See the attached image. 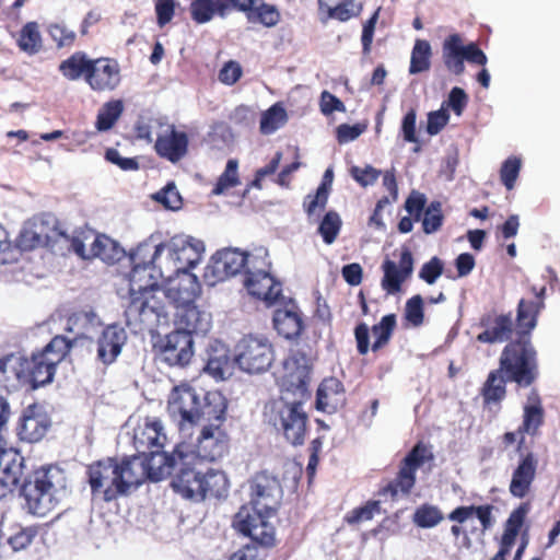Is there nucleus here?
Listing matches in <instances>:
<instances>
[{
	"instance_id": "f257e3e1",
	"label": "nucleus",
	"mask_w": 560,
	"mask_h": 560,
	"mask_svg": "<svg viewBox=\"0 0 560 560\" xmlns=\"http://www.w3.org/2000/svg\"><path fill=\"white\" fill-rule=\"evenodd\" d=\"M283 390L278 401L266 406L265 417L278 432L292 445H302L305 441L307 413L303 405L308 400L311 364L302 351H292L283 362Z\"/></svg>"
},
{
	"instance_id": "f03ea898",
	"label": "nucleus",
	"mask_w": 560,
	"mask_h": 560,
	"mask_svg": "<svg viewBox=\"0 0 560 560\" xmlns=\"http://www.w3.org/2000/svg\"><path fill=\"white\" fill-rule=\"evenodd\" d=\"M280 492L278 480L266 474L257 475L250 483V504L235 514L233 527L261 545L273 541L267 520L275 513Z\"/></svg>"
},
{
	"instance_id": "7ed1b4c3",
	"label": "nucleus",
	"mask_w": 560,
	"mask_h": 560,
	"mask_svg": "<svg viewBox=\"0 0 560 560\" xmlns=\"http://www.w3.org/2000/svg\"><path fill=\"white\" fill-rule=\"evenodd\" d=\"M88 475L92 494L110 502L138 489L143 470L140 463L130 460L129 456L121 459L108 457L92 464Z\"/></svg>"
},
{
	"instance_id": "20e7f679",
	"label": "nucleus",
	"mask_w": 560,
	"mask_h": 560,
	"mask_svg": "<svg viewBox=\"0 0 560 560\" xmlns=\"http://www.w3.org/2000/svg\"><path fill=\"white\" fill-rule=\"evenodd\" d=\"M200 460L197 459L190 447L173 475L172 487L175 492L185 499L202 501L207 497L220 498L226 494L229 481L223 471L209 469L201 470Z\"/></svg>"
},
{
	"instance_id": "39448f33",
	"label": "nucleus",
	"mask_w": 560,
	"mask_h": 560,
	"mask_svg": "<svg viewBox=\"0 0 560 560\" xmlns=\"http://www.w3.org/2000/svg\"><path fill=\"white\" fill-rule=\"evenodd\" d=\"M21 494L31 514L45 516L67 494L66 472L52 465L40 467L24 480Z\"/></svg>"
},
{
	"instance_id": "423d86ee",
	"label": "nucleus",
	"mask_w": 560,
	"mask_h": 560,
	"mask_svg": "<svg viewBox=\"0 0 560 560\" xmlns=\"http://www.w3.org/2000/svg\"><path fill=\"white\" fill-rule=\"evenodd\" d=\"M171 250L175 254L178 281L168 284V294L186 303L196 299L200 292L198 278L190 270L201 261L205 244L192 236L180 234L171 237Z\"/></svg>"
},
{
	"instance_id": "0eeeda50",
	"label": "nucleus",
	"mask_w": 560,
	"mask_h": 560,
	"mask_svg": "<svg viewBox=\"0 0 560 560\" xmlns=\"http://www.w3.org/2000/svg\"><path fill=\"white\" fill-rule=\"evenodd\" d=\"M165 300L172 303L166 289L144 291V293L130 295L125 310L127 325L138 330L153 331L168 320Z\"/></svg>"
},
{
	"instance_id": "6e6552de",
	"label": "nucleus",
	"mask_w": 560,
	"mask_h": 560,
	"mask_svg": "<svg viewBox=\"0 0 560 560\" xmlns=\"http://www.w3.org/2000/svg\"><path fill=\"white\" fill-rule=\"evenodd\" d=\"M500 369L509 381L523 387L532 385L538 375V368L536 350L529 340L506 345L500 357Z\"/></svg>"
},
{
	"instance_id": "1a4fd4ad",
	"label": "nucleus",
	"mask_w": 560,
	"mask_h": 560,
	"mask_svg": "<svg viewBox=\"0 0 560 560\" xmlns=\"http://www.w3.org/2000/svg\"><path fill=\"white\" fill-rule=\"evenodd\" d=\"M273 359V347L269 339L261 335H246L234 348L235 365L248 374L266 372Z\"/></svg>"
},
{
	"instance_id": "9d476101",
	"label": "nucleus",
	"mask_w": 560,
	"mask_h": 560,
	"mask_svg": "<svg viewBox=\"0 0 560 560\" xmlns=\"http://www.w3.org/2000/svg\"><path fill=\"white\" fill-rule=\"evenodd\" d=\"M9 404L0 396V499L19 485L24 469V457L13 447H7L2 431L9 419Z\"/></svg>"
},
{
	"instance_id": "9b49d317",
	"label": "nucleus",
	"mask_w": 560,
	"mask_h": 560,
	"mask_svg": "<svg viewBox=\"0 0 560 560\" xmlns=\"http://www.w3.org/2000/svg\"><path fill=\"white\" fill-rule=\"evenodd\" d=\"M58 235H61V228L55 215H35L24 223L16 238V246L21 250H32L42 246L54 249L58 244Z\"/></svg>"
},
{
	"instance_id": "f8f14e48",
	"label": "nucleus",
	"mask_w": 560,
	"mask_h": 560,
	"mask_svg": "<svg viewBox=\"0 0 560 560\" xmlns=\"http://www.w3.org/2000/svg\"><path fill=\"white\" fill-rule=\"evenodd\" d=\"M190 445L177 444L172 453L162 450H153L143 455L129 456L130 460L140 463L143 470L141 485L147 480L160 481L167 476L174 475L182 462V457L186 455Z\"/></svg>"
},
{
	"instance_id": "ddd939ff",
	"label": "nucleus",
	"mask_w": 560,
	"mask_h": 560,
	"mask_svg": "<svg viewBox=\"0 0 560 560\" xmlns=\"http://www.w3.org/2000/svg\"><path fill=\"white\" fill-rule=\"evenodd\" d=\"M259 259V249L256 254H248L238 248H223L218 250L207 267L206 277L213 278L212 284L237 275L241 270L248 271V267H256Z\"/></svg>"
},
{
	"instance_id": "4468645a",
	"label": "nucleus",
	"mask_w": 560,
	"mask_h": 560,
	"mask_svg": "<svg viewBox=\"0 0 560 560\" xmlns=\"http://www.w3.org/2000/svg\"><path fill=\"white\" fill-rule=\"evenodd\" d=\"M203 393L188 384L176 386L170 397L167 411L183 430L198 422V412Z\"/></svg>"
},
{
	"instance_id": "2eb2a0df",
	"label": "nucleus",
	"mask_w": 560,
	"mask_h": 560,
	"mask_svg": "<svg viewBox=\"0 0 560 560\" xmlns=\"http://www.w3.org/2000/svg\"><path fill=\"white\" fill-rule=\"evenodd\" d=\"M150 244H139L137 248L130 253L131 271L129 275L130 295L144 293V291L161 289L158 284L159 272L149 262Z\"/></svg>"
},
{
	"instance_id": "dca6fc26",
	"label": "nucleus",
	"mask_w": 560,
	"mask_h": 560,
	"mask_svg": "<svg viewBox=\"0 0 560 560\" xmlns=\"http://www.w3.org/2000/svg\"><path fill=\"white\" fill-rule=\"evenodd\" d=\"M266 256L267 250L260 248L259 259L256 261V267H248L244 284L250 295L261 299L268 303H273L281 293V285L267 270L269 262L266 260Z\"/></svg>"
},
{
	"instance_id": "f3484780",
	"label": "nucleus",
	"mask_w": 560,
	"mask_h": 560,
	"mask_svg": "<svg viewBox=\"0 0 560 560\" xmlns=\"http://www.w3.org/2000/svg\"><path fill=\"white\" fill-rule=\"evenodd\" d=\"M194 357V339L187 331L167 334L159 346V360L171 368H185Z\"/></svg>"
},
{
	"instance_id": "a211bd4d",
	"label": "nucleus",
	"mask_w": 560,
	"mask_h": 560,
	"mask_svg": "<svg viewBox=\"0 0 560 560\" xmlns=\"http://www.w3.org/2000/svg\"><path fill=\"white\" fill-rule=\"evenodd\" d=\"M128 340L126 329L112 324L106 326L96 340V360L108 366L116 362Z\"/></svg>"
},
{
	"instance_id": "6ab92c4d",
	"label": "nucleus",
	"mask_w": 560,
	"mask_h": 560,
	"mask_svg": "<svg viewBox=\"0 0 560 560\" xmlns=\"http://www.w3.org/2000/svg\"><path fill=\"white\" fill-rule=\"evenodd\" d=\"M50 424V419L44 408L33 404L23 410L18 427V434L22 441L35 443L45 436Z\"/></svg>"
},
{
	"instance_id": "aec40b11",
	"label": "nucleus",
	"mask_w": 560,
	"mask_h": 560,
	"mask_svg": "<svg viewBox=\"0 0 560 560\" xmlns=\"http://www.w3.org/2000/svg\"><path fill=\"white\" fill-rule=\"evenodd\" d=\"M229 439L226 433L218 424L203 427L198 438L195 455L206 460H217L228 451Z\"/></svg>"
},
{
	"instance_id": "412c9836",
	"label": "nucleus",
	"mask_w": 560,
	"mask_h": 560,
	"mask_svg": "<svg viewBox=\"0 0 560 560\" xmlns=\"http://www.w3.org/2000/svg\"><path fill=\"white\" fill-rule=\"evenodd\" d=\"M382 269L384 272L381 285L387 294H396L400 291L401 284L412 275L413 257L409 249H404L400 254L399 264L386 259Z\"/></svg>"
},
{
	"instance_id": "4be33fe9",
	"label": "nucleus",
	"mask_w": 560,
	"mask_h": 560,
	"mask_svg": "<svg viewBox=\"0 0 560 560\" xmlns=\"http://www.w3.org/2000/svg\"><path fill=\"white\" fill-rule=\"evenodd\" d=\"M191 299L186 303L172 299V303L177 307V325L176 330L187 331L191 337L192 334L205 335L211 327V316L205 311H200L194 305Z\"/></svg>"
},
{
	"instance_id": "5701e85b",
	"label": "nucleus",
	"mask_w": 560,
	"mask_h": 560,
	"mask_svg": "<svg viewBox=\"0 0 560 560\" xmlns=\"http://www.w3.org/2000/svg\"><path fill=\"white\" fill-rule=\"evenodd\" d=\"M88 84L94 91H113L120 83V67L112 58L93 59L86 78Z\"/></svg>"
},
{
	"instance_id": "b1692460",
	"label": "nucleus",
	"mask_w": 560,
	"mask_h": 560,
	"mask_svg": "<svg viewBox=\"0 0 560 560\" xmlns=\"http://www.w3.org/2000/svg\"><path fill=\"white\" fill-rule=\"evenodd\" d=\"M141 244H150L149 262L153 264L159 272V277L171 282H177V264L175 254L171 250V238L156 243L155 236L151 235Z\"/></svg>"
},
{
	"instance_id": "393cba45",
	"label": "nucleus",
	"mask_w": 560,
	"mask_h": 560,
	"mask_svg": "<svg viewBox=\"0 0 560 560\" xmlns=\"http://www.w3.org/2000/svg\"><path fill=\"white\" fill-rule=\"evenodd\" d=\"M424 448L417 445L405 457L397 478L390 482L384 492H389L392 497H396L399 492L402 494L409 493L416 481V471L424 463Z\"/></svg>"
},
{
	"instance_id": "a878e982",
	"label": "nucleus",
	"mask_w": 560,
	"mask_h": 560,
	"mask_svg": "<svg viewBox=\"0 0 560 560\" xmlns=\"http://www.w3.org/2000/svg\"><path fill=\"white\" fill-rule=\"evenodd\" d=\"M166 434L161 420L147 418L133 431V446L138 455L147 454L153 450H162L166 443Z\"/></svg>"
},
{
	"instance_id": "bb28decb",
	"label": "nucleus",
	"mask_w": 560,
	"mask_h": 560,
	"mask_svg": "<svg viewBox=\"0 0 560 560\" xmlns=\"http://www.w3.org/2000/svg\"><path fill=\"white\" fill-rule=\"evenodd\" d=\"M480 326L483 331L477 336V340L483 343H498L511 339L514 324L511 313L501 315L487 313L481 316Z\"/></svg>"
},
{
	"instance_id": "cd10ccee",
	"label": "nucleus",
	"mask_w": 560,
	"mask_h": 560,
	"mask_svg": "<svg viewBox=\"0 0 560 560\" xmlns=\"http://www.w3.org/2000/svg\"><path fill=\"white\" fill-rule=\"evenodd\" d=\"M545 410L541 405L540 397L536 390H532L527 396V400L523 406V421L517 429L520 440L517 451H521L524 442L525 434L536 435L544 424Z\"/></svg>"
},
{
	"instance_id": "c85d7f7f",
	"label": "nucleus",
	"mask_w": 560,
	"mask_h": 560,
	"mask_svg": "<svg viewBox=\"0 0 560 560\" xmlns=\"http://www.w3.org/2000/svg\"><path fill=\"white\" fill-rule=\"evenodd\" d=\"M154 148L161 158L177 163L188 152V137L185 132L177 131L174 126H170L166 132L158 136Z\"/></svg>"
},
{
	"instance_id": "c756f323",
	"label": "nucleus",
	"mask_w": 560,
	"mask_h": 560,
	"mask_svg": "<svg viewBox=\"0 0 560 560\" xmlns=\"http://www.w3.org/2000/svg\"><path fill=\"white\" fill-rule=\"evenodd\" d=\"M346 404L342 383L336 377L325 378L318 386L316 408L327 413H334Z\"/></svg>"
},
{
	"instance_id": "7c9ffc66",
	"label": "nucleus",
	"mask_w": 560,
	"mask_h": 560,
	"mask_svg": "<svg viewBox=\"0 0 560 560\" xmlns=\"http://www.w3.org/2000/svg\"><path fill=\"white\" fill-rule=\"evenodd\" d=\"M537 468V459L532 452L523 456L513 470L509 490L515 498H524L535 479Z\"/></svg>"
},
{
	"instance_id": "2f4dec72",
	"label": "nucleus",
	"mask_w": 560,
	"mask_h": 560,
	"mask_svg": "<svg viewBox=\"0 0 560 560\" xmlns=\"http://www.w3.org/2000/svg\"><path fill=\"white\" fill-rule=\"evenodd\" d=\"M56 366L57 364L47 354L37 352L33 353L30 360H24L23 372L27 373L33 388H37L52 382Z\"/></svg>"
},
{
	"instance_id": "473e14b6",
	"label": "nucleus",
	"mask_w": 560,
	"mask_h": 560,
	"mask_svg": "<svg viewBox=\"0 0 560 560\" xmlns=\"http://www.w3.org/2000/svg\"><path fill=\"white\" fill-rule=\"evenodd\" d=\"M234 364V360L232 361L229 357L226 347L221 342H217L208 351L205 372L217 381H223L232 375Z\"/></svg>"
},
{
	"instance_id": "72a5a7b5",
	"label": "nucleus",
	"mask_w": 560,
	"mask_h": 560,
	"mask_svg": "<svg viewBox=\"0 0 560 560\" xmlns=\"http://www.w3.org/2000/svg\"><path fill=\"white\" fill-rule=\"evenodd\" d=\"M228 404L225 397L218 390L203 393L199 411L198 421L205 419L209 424H218L224 420Z\"/></svg>"
},
{
	"instance_id": "f704fd0d",
	"label": "nucleus",
	"mask_w": 560,
	"mask_h": 560,
	"mask_svg": "<svg viewBox=\"0 0 560 560\" xmlns=\"http://www.w3.org/2000/svg\"><path fill=\"white\" fill-rule=\"evenodd\" d=\"M273 326L279 335L285 339H293L300 336L303 329V320L295 310V306L278 308L273 314Z\"/></svg>"
},
{
	"instance_id": "c9c22d12",
	"label": "nucleus",
	"mask_w": 560,
	"mask_h": 560,
	"mask_svg": "<svg viewBox=\"0 0 560 560\" xmlns=\"http://www.w3.org/2000/svg\"><path fill=\"white\" fill-rule=\"evenodd\" d=\"M442 58L447 70L456 75L465 71L463 40L458 34L450 35L442 46Z\"/></svg>"
},
{
	"instance_id": "e433bc0d",
	"label": "nucleus",
	"mask_w": 560,
	"mask_h": 560,
	"mask_svg": "<svg viewBox=\"0 0 560 560\" xmlns=\"http://www.w3.org/2000/svg\"><path fill=\"white\" fill-rule=\"evenodd\" d=\"M545 308V302L521 299L517 304L516 325L518 334L529 335L536 327L539 313Z\"/></svg>"
},
{
	"instance_id": "4c0bfd02",
	"label": "nucleus",
	"mask_w": 560,
	"mask_h": 560,
	"mask_svg": "<svg viewBox=\"0 0 560 560\" xmlns=\"http://www.w3.org/2000/svg\"><path fill=\"white\" fill-rule=\"evenodd\" d=\"M334 182V171L328 167L322 178V183L314 195H307L304 199V208L308 215H313L316 209L324 210L326 208L328 197Z\"/></svg>"
},
{
	"instance_id": "58836bf2",
	"label": "nucleus",
	"mask_w": 560,
	"mask_h": 560,
	"mask_svg": "<svg viewBox=\"0 0 560 560\" xmlns=\"http://www.w3.org/2000/svg\"><path fill=\"white\" fill-rule=\"evenodd\" d=\"M93 59H90L83 51H77L59 65V71L61 74L70 80L75 81L82 75L88 78L91 70Z\"/></svg>"
},
{
	"instance_id": "ea45409f",
	"label": "nucleus",
	"mask_w": 560,
	"mask_h": 560,
	"mask_svg": "<svg viewBox=\"0 0 560 560\" xmlns=\"http://www.w3.org/2000/svg\"><path fill=\"white\" fill-rule=\"evenodd\" d=\"M125 255L124 248L105 235L95 236L92 242V258H100L106 264H115Z\"/></svg>"
},
{
	"instance_id": "a19ab883",
	"label": "nucleus",
	"mask_w": 560,
	"mask_h": 560,
	"mask_svg": "<svg viewBox=\"0 0 560 560\" xmlns=\"http://www.w3.org/2000/svg\"><path fill=\"white\" fill-rule=\"evenodd\" d=\"M508 381V377L503 376V371L500 368L491 371L481 390L485 402L489 405L503 400L506 395L505 384Z\"/></svg>"
},
{
	"instance_id": "79ce46f5",
	"label": "nucleus",
	"mask_w": 560,
	"mask_h": 560,
	"mask_svg": "<svg viewBox=\"0 0 560 560\" xmlns=\"http://www.w3.org/2000/svg\"><path fill=\"white\" fill-rule=\"evenodd\" d=\"M432 48L428 40L416 39L411 50L409 73L418 74L430 70Z\"/></svg>"
},
{
	"instance_id": "37998d69",
	"label": "nucleus",
	"mask_w": 560,
	"mask_h": 560,
	"mask_svg": "<svg viewBox=\"0 0 560 560\" xmlns=\"http://www.w3.org/2000/svg\"><path fill=\"white\" fill-rule=\"evenodd\" d=\"M37 535L34 527H19L16 530L8 536L2 533L4 546L0 548V558L10 548L13 552H19L26 549Z\"/></svg>"
},
{
	"instance_id": "c03bdc74",
	"label": "nucleus",
	"mask_w": 560,
	"mask_h": 560,
	"mask_svg": "<svg viewBox=\"0 0 560 560\" xmlns=\"http://www.w3.org/2000/svg\"><path fill=\"white\" fill-rule=\"evenodd\" d=\"M246 18L250 23H260L266 27H272L279 23L280 12L275 5L259 0L247 11Z\"/></svg>"
},
{
	"instance_id": "a18cd8bd",
	"label": "nucleus",
	"mask_w": 560,
	"mask_h": 560,
	"mask_svg": "<svg viewBox=\"0 0 560 560\" xmlns=\"http://www.w3.org/2000/svg\"><path fill=\"white\" fill-rule=\"evenodd\" d=\"M288 121V114L280 103L273 104L261 114L260 132L262 135H271L283 127Z\"/></svg>"
},
{
	"instance_id": "49530a36",
	"label": "nucleus",
	"mask_w": 560,
	"mask_h": 560,
	"mask_svg": "<svg viewBox=\"0 0 560 560\" xmlns=\"http://www.w3.org/2000/svg\"><path fill=\"white\" fill-rule=\"evenodd\" d=\"M20 49L28 55L37 54L42 48V35L36 22H27L20 32L18 39Z\"/></svg>"
},
{
	"instance_id": "de8ad7c7",
	"label": "nucleus",
	"mask_w": 560,
	"mask_h": 560,
	"mask_svg": "<svg viewBox=\"0 0 560 560\" xmlns=\"http://www.w3.org/2000/svg\"><path fill=\"white\" fill-rule=\"evenodd\" d=\"M124 110V104L120 100L105 103L98 110L96 118V129L98 131L109 130L118 120Z\"/></svg>"
},
{
	"instance_id": "09e8293b",
	"label": "nucleus",
	"mask_w": 560,
	"mask_h": 560,
	"mask_svg": "<svg viewBox=\"0 0 560 560\" xmlns=\"http://www.w3.org/2000/svg\"><path fill=\"white\" fill-rule=\"evenodd\" d=\"M320 11H326L329 19H336L341 22L348 21L361 11V5L355 4L352 0L347 2H331L328 5H319Z\"/></svg>"
},
{
	"instance_id": "8fccbe9b",
	"label": "nucleus",
	"mask_w": 560,
	"mask_h": 560,
	"mask_svg": "<svg viewBox=\"0 0 560 560\" xmlns=\"http://www.w3.org/2000/svg\"><path fill=\"white\" fill-rule=\"evenodd\" d=\"M396 326L395 314L385 315L381 322L372 327V334L375 337V341L372 345V350L377 351L384 347L390 339V336Z\"/></svg>"
},
{
	"instance_id": "3c124183",
	"label": "nucleus",
	"mask_w": 560,
	"mask_h": 560,
	"mask_svg": "<svg viewBox=\"0 0 560 560\" xmlns=\"http://www.w3.org/2000/svg\"><path fill=\"white\" fill-rule=\"evenodd\" d=\"M341 229V219L340 215L335 211H328L319 226L318 232L322 235L324 242L328 245L332 244L337 238Z\"/></svg>"
},
{
	"instance_id": "603ef678",
	"label": "nucleus",
	"mask_w": 560,
	"mask_h": 560,
	"mask_svg": "<svg viewBox=\"0 0 560 560\" xmlns=\"http://www.w3.org/2000/svg\"><path fill=\"white\" fill-rule=\"evenodd\" d=\"M47 32L57 48L72 46L77 37L75 32L70 30L63 22L50 23Z\"/></svg>"
},
{
	"instance_id": "864d4df0",
	"label": "nucleus",
	"mask_w": 560,
	"mask_h": 560,
	"mask_svg": "<svg viewBox=\"0 0 560 560\" xmlns=\"http://www.w3.org/2000/svg\"><path fill=\"white\" fill-rule=\"evenodd\" d=\"M443 223L442 205L440 201H432L423 212L422 228L425 234L436 232Z\"/></svg>"
},
{
	"instance_id": "5fc2aeb1",
	"label": "nucleus",
	"mask_w": 560,
	"mask_h": 560,
	"mask_svg": "<svg viewBox=\"0 0 560 560\" xmlns=\"http://www.w3.org/2000/svg\"><path fill=\"white\" fill-rule=\"evenodd\" d=\"M443 520L441 511L434 505L424 504L418 508L413 515V522L422 528L436 526Z\"/></svg>"
},
{
	"instance_id": "6e6d98bb",
	"label": "nucleus",
	"mask_w": 560,
	"mask_h": 560,
	"mask_svg": "<svg viewBox=\"0 0 560 560\" xmlns=\"http://www.w3.org/2000/svg\"><path fill=\"white\" fill-rule=\"evenodd\" d=\"M153 199L173 211L179 210L183 205L182 196L174 183L166 184L163 189L154 194Z\"/></svg>"
},
{
	"instance_id": "4d7b16f0",
	"label": "nucleus",
	"mask_w": 560,
	"mask_h": 560,
	"mask_svg": "<svg viewBox=\"0 0 560 560\" xmlns=\"http://www.w3.org/2000/svg\"><path fill=\"white\" fill-rule=\"evenodd\" d=\"M190 14L199 24L209 22L217 14V0H194L190 4Z\"/></svg>"
},
{
	"instance_id": "13d9d810",
	"label": "nucleus",
	"mask_w": 560,
	"mask_h": 560,
	"mask_svg": "<svg viewBox=\"0 0 560 560\" xmlns=\"http://www.w3.org/2000/svg\"><path fill=\"white\" fill-rule=\"evenodd\" d=\"M71 348V342L63 336L54 337L48 345L40 351L47 354L56 364L62 361Z\"/></svg>"
},
{
	"instance_id": "bf43d9fd",
	"label": "nucleus",
	"mask_w": 560,
	"mask_h": 560,
	"mask_svg": "<svg viewBox=\"0 0 560 560\" xmlns=\"http://www.w3.org/2000/svg\"><path fill=\"white\" fill-rule=\"evenodd\" d=\"M58 243L61 244V248L73 252L83 259L92 258V243L90 244V249L86 250L85 244L81 238L68 235L62 229L61 235H58Z\"/></svg>"
},
{
	"instance_id": "052dcab7",
	"label": "nucleus",
	"mask_w": 560,
	"mask_h": 560,
	"mask_svg": "<svg viewBox=\"0 0 560 560\" xmlns=\"http://www.w3.org/2000/svg\"><path fill=\"white\" fill-rule=\"evenodd\" d=\"M237 183V162L235 160H229L225 171L219 177L218 183L213 188L212 192L214 195H221L229 188L236 186Z\"/></svg>"
},
{
	"instance_id": "680f3d73",
	"label": "nucleus",
	"mask_w": 560,
	"mask_h": 560,
	"mask_svg": "<svg viewBox=\"0 0 560 560\" xmlns=\"http://www.w3.org/2000/svg\"><path fill=\"white\" fill-rule=\"evenodd\" d=\"M521 170V160L512 156L505 160L500 170V177L506 189L511 190L518 177Z\"/></svg>"
},
{
	"instance_id": "e2e57ef3",
	"label": "nucleus",
	"mask_w": 560,
	"mask_h": 560,
	"mask_svg": "<svg viewBox=\"0 0 560 560\" xmlns=\"http://www.w3.org/2000/svg\"><path fill=\"white\" fill-rule=\"evenodd\" d=\"M259 0H217V14L225 18L232 11L244 12L245 14Z\"/></svg>"
},
{
	"instance_id": "0e129e2a",
	"label": "nucleus",
	"mask_w": 560,
	"mask_h": 560,
	"mask_svg": "<svg viewBox=\"0 0 560 560\" xmlns=\"http://www.w3.org/2000/svg\"><path fill=\"white\" fill-rule=\"evenodd\" d=\"M405 318L415 327L423 323V300L421 295H413L406 302Z\"/></svg>"
},
{
	"instance_id": "69168bd1",
	"label": "nucleus",
	"mask_w": 560,
	"mask_h": 560,
	"mask_svg": "<svg viewBox=\"0 0 560 560\" xmlns=\"http://www.w3.org/2000/svg\"><path fill=\"white\" fill-rule=\"evenodd\" d=\"M350 175L362 187H368L377 180L381 175V171L371 165H366L365 167L352 166L350 168Z\"/></svg>"
},
{
	"instance_id": "338daca9",
	"label": "nucleus",
	"mask_w": 560,
	"mask_h": 560,
	"mask_svg": "<svg viewBox=\"0 0 560 560\" xmlns=\"http://www.w3.org/2000/svg\"><path fill=\"white\" fill-rule=\"evenodd\" d=\"M443 272V262L440 258L433 257L423 264L419 271V278L428 284H433Z\"/></svg>"
},
{
	"instance_id": "774afa93",
	"label": "nucleus",
	"mask_w": 560,
	"mask_h": 560,
	"mask_svg": "<svg viewBox=\"0 0 560 560\" xmlns=\"http://www.w3.org/2000/svg\"><path fill=\"white\" fill-rule=\"evenodd\" d=\"M105 159L117 165L122 171H137L139 170V162L136 158H124L120 155L119 151L110 148L105 152Z\"/></svg>"
}]
</instances>
